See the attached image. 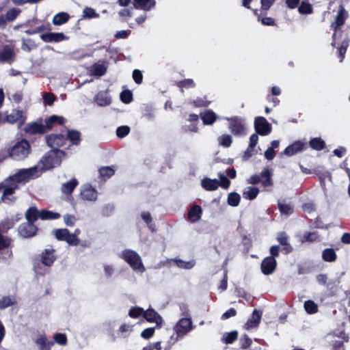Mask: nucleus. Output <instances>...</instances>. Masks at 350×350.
Segmentation results:
<instances>
[{
	"mask_svg": "<svg viewBox=\"0 0 350 350\" xmlns=\"http://www.w3.org/2000/svg\"><path fill=\"white\" fill-rule=\"evenodd\" d=\"M25 217L27 222L35 224L39 218L42 220L57 219L60 218L61 215L46 209L39 211L36 206H33L27 208Z\"/></svg>",
	"mask_w": 350,
	"mask_h": 350,
	"instance_id": "1",
	"label": "nucleus"
},
{
	"mask_svg": "<svg viewBox=\"0 0 350 350\" xmlns=\"http://www.w3.org/2000/svg\"><path fill=\"white\" fill-rule=\"evenodd\" d=\"M31 146L27 139H23L17 142L13 146L7 150L8 156L16 161H21L30 153Z\"/></svg>",
	"mask_w": 350,
	"mask_h": 350,
	"instance_id": "2",
	"label": "nucleus"
},
{
	"mask_svg": "<svg viewBox=\"0 0 350 350\" xmlns=\"http://www.w3.org/2000/svg\"><path fill=\"white\" fill-rule=\"evenodd\" d=\"M121 257L133 270L141 271L145 270L141 257L136 252L131 250H124L122 253Z\"/></svg>",
	"mask_w": 350,
	"mask_h": 350,
	"instance_id": "3",
	"label": "nucleus"
},
{
	"mask_svg": "<svg viewBox=\"0 0 350 350\" xmlns=\"http://www.w3.org/2000/svg\"><path fill=\"white\" fill-rule=\"evenodd\" d=\"M38 172L37 167H33L28 169L20 170L16 174L10 176L9 179L14 183H26L31 179L38 177L35 174Z\"/></svg>",
	"mask_w": 350,
	"mask_h": 350,
	"instance_id": "4",
	"label": "nucleus"
},
{
	"mask_svg": "<svg viewBox=\"0 0 350 350\" xmlns=\"http://www.w3.org/2000/svg\"><path fill=\"white\" fill-rule=\"evenodd\" d=\"M53 233L58 241H66L69 245L77 246L80 243L77 234L70 233L67 228L55 229Z\"/></svg>",
	"mask_w": 350,
	"mask_h": 350,
	"instance_id": "5",
	"label": "nucleus"
},
{
	"mask_svg": "<svg viewBox=\"0 0 350 350\" xmlns=\"http://www.w3.org/2000/svg\"><path fill=\"white\" fill-rule=\"evenodd\" d=\"M229 129L230 132L236 136H242L246 135V129L243 118L234 116L228 118Z\"/></svg>",
	"mask_w": 350,
	"mask_h": 350,
	"instance_id": "6",
	"label": "nucleus"
},
{
	"mask_svg": "<svg viewBox=\"0 0 350 350\" xmlns=\"http://www.w3.org/2000/svg\"><path fill=\"white\" fill-rule=\"evenodd\" d=\"M18 234L23 239H30L38 234V227L27 221L21 224L17 229Z\"/></svg>",
	"mask_w": 350,
	"mask_h": 350,
	"instance_id": "7",
	"label": "nucleus"
},
{
	"mask_svg": "<svg viewBox=\"0 0 350 350\" xmlns=\"http://www.w3.org/2000/svg\"><path fill=\"white\" fill-rule=\"evenodd\" d=\"M16 55L14 46L5 44L0 49V63L12 64L16 60Z\"/></svg>",
	"mask_w": 350,
	"mask_h": 350,
	"instance_id": "8",
	"label": "nucleus"
},
{
	"mask_svg": "<svg viewBox=\"0 0 350 350\" xmlns=\"http://www.w3.org/2000/svg\"><path fill=\"white\" fill-rule=\"evenodd\" d=\"M46 142L48 146L52 150H59V148L64 146L68 140V138L62 134H49L45 137Z\"/></svg>",
	"mask_w": 350,
	"mask_h": 350,
	"instance_id": "9",
	"label": "nucleus"
},
{
	"mask_svg": "<svg viewBox=\"0 0 350 350\" xmlns=\"http://www.w3.org/2000/svg\"><path fill=\"white\" fill-rule=\"evenodd\" d=\"M254 129L257 134L262 136L269 134L271 131V126L262 116H258L254 120Z\"/></svg>",
	"mask_w": 350,
	"mask_h": 350,
	"instance_id": "10",
	"label": "nucleus"
},
{
	"mask_svg": "<svg viewBox=\"0 0 350 350\" xmlns=\"http://www.w3.org/2000/svg\"><path fill=\"white\" fill-rule=\"evenodd\" d=\"M27 117L21 109H14L10 114L5 117V122L10 124L18 123L19 127L23 125L26 121Z\"/></svg>",
	"mask_w": 350,
	"mask_h": 350,
	"instance_id": "11",
	"label": "nucleus"
},
{
	"mask_svg": "<svg viewBox=\"0 0 350 350\" xmlns=\"http://www.w3.org/2000/svg\"><path fill=\"white\" fill-rule=\"evenodd\" d=\"M58 154H64V152L61 150H51L49 151L42 158L43 165L48 169L53 168L55 163L58 161Z\"/></svg>",
	"mask_w": 350,
	"mask_h": 350,
	"instance_id": "12",
	"label": "nucleus"
},
{
	"mask_svg": "<svg viewBox=\"0 0 350 350\" xmlns=\"http://www.w3.org/2000/svg\"><path fill=\"white\" fill-rule=\"evenodd\" d=\"M193 328L192 321L190 318H182L175 326V331L178 337H183Z\"/></svg>",
	"mask_w": 350,
	"mask_h": 350,
	"instance_id": "13",
	"label": "nucleus"
},
{
	"mask_svg": "<svg viewBox=\"0 0 350 350\" xmlns=\"http://www.w3.org/2000/svg\"><path fill=\"white\" fill-rule=\"evenodd\" d=\"M143 317L149 323H155L157 327H161L163 323L161 316L152 308L144 310Z\"/></svg>",
	"mask_w": 350,
	"mask_h": 350,
	"instance_id": "14",
	"label": "nucleus"
},
{
	"mask_svg": "<svg viewBox=\"0 0 350 350\" xmlns=\"http://www.w3.org/2000/svg\"><path fill=\"white\" fill-rule=\"evenodd\" d=\"M40 122H32L26 124L24 131L26 133L29 135L36 134H44L47 133L44 124L42 123V119H40Z\"/></svg>",
	"mask_w": 350,
	"mask_h": 350,
	"instance_id": "15",
	"label": "nucleus"
},
{
	"mask_svg": "<svg viewBox=\"0 0 350 350\" xmlns=\"http://www.w3.org/2000/svg\"><path fill=\"white\" fill-rule=\"evenodd\" d=\"M40 38L44 42L55 43L68 40V37L62 32H48L42 33Z\"/></svg>",
	"mask_w": 350,
	"mask_h": 350,
	"instance_id": "16",
	"label": "nucleus"
},
{
	"mask_svg": "<svg viewBox=\"0 0 350 350\" xmlns=\"http://www.w3.org/2000/svg\"><path fill=\"white\" fill-rule=\"evenodd\" d=\"M276 239L280 245H282V252L284 254H288L293 251V247L289 243V237L286 232H279Z\"/></svg>",
	"mask_w": 350,
	"mask_h": 350,
	"instance_id": "17",
	"label": "nucleus"
},
{
	"mask_svg": "<svg viewBox=\"0 0 350 350\" xmlns=\"http://www.w3.org/2000/svg\"><path fill=\"white\" fill-rule=\"evenodd\" d=\"M277 261L272 258L265 257L261 262L260 269L264 275H269L272 274L276 269Z\"/></svg>",
	"mask_w": 350,
	"mask_h": 350,
	"instance_id": "18",
	"label": "nucleus"
},
{
	"mask_svg": "<svg viewBox=\"0 0 350 350\" xmlns=\"http://www.w3.org/2000/svg\"><path fill=\"white\" fill-rule=\"evenodd\" d=\"M307 145L306 143L297 140L293 142L292 144L288 146L283 151V154L291 157L298 152H301L302 150L306 149Z\"/></svg>",
	"mask_w": 350,
	"mask_h": 350,
	"instance_id": "19",
	"label": "nucleus"
},
{
	"mask_svg": "<svg viewBox=\"0 0 350 350\" xmlns=\"http://www.w3.org/2000/svg\"><path fill=\"white\" fill-rule=\"evenodd\" d=\"M262 314V311L258 310L256 309L254 310L251 317H250L247 322L244 324V329L249 330L257 327L260 324Z\"/></svg>",
	"mask_w": 350,
	"mask_h": 350,
	"instance_id": "20",
	"label": "nucleus"
},
{
	"mask_svg": "<svg viewBox=\"0 0 350 350\" xmlns=\"http://www.w3.org/2000/svg\"><path fill=\"white\" fill-rule=\"evenodd\" d=\"M348 16V12L346 11L343 5H340L338 6V13L336 16L335 21L333 23H332L331 26L333 27L335 30H336L338 27L342 26L345 24V21Z\"/></svg>",
	"mask_w": 350,
	"mask_h": 350,
	"instance_id": "21",
	"label": "nucleus"
},
{
	"mask_svg": "<svg viewBox=\"0 0 350 350\" xmlns=\"http://www.w3.org/2000/svg\"><path fill=\"white\" fill-rule=\"evenodd\" d=\"M54 249H45L41 254V262L47 267H51L56 260Z\"/></svg>",
	"mask_w": 350,
	"mask_h": 350,
	"instance_id": "22",
	"label": "nucleus"
},
{
	"mask_svg": "<svg viewBox=\"0 0 350 350\" xmlns=\"http://www.w3.org/2000/svg\"><path fill=\"white\" fill-rule=\"evenodd\" d=\"M36 22H29L28 23L25 24V26H29L31 28L25 31V33L27 35H33L46 30H51V27L49 23L46 25L42 24L40 25H36Z\"/></svg>",
	"mask_w": 350,
	"mask_h": 350,
	"instance_id": "23",
	"label": "nucleus"
},
{
	"mask_svg": "<svg viewBox=\"0 0 350 350\" xmlns=\"http://www.w3.org/2000/svg\"><path fill=\"white\" fill-rule=\"evenodd\" d=\"M18 189V186L16 184L7 185L3 183H0V192L2 191L1 199L2 201L9 200L8 196L14 193L15 191Z\"/></svg>",
	"mask_w": 350,
	"mask_h": 350,
	"instance_id": "24",
	"label": "nucleus"
},
{
	"mask_svg": "<svg viewBox=\"0 0 350 350\" xmlns=\"http://www.w3.org/2000/svg\"><path fill=\"white\" fill-rule=\"evenodd\" d=\"M65 119L62 116L57 115H52L45 119L44 126L47 132L53 129L55 125H63L64 124Z\"/></svg>",
	"mask_w": 350,
	"mask_h": 350,
	"instance_id": "25",
	"label": "nucleus"
},
{
	"mask_svg": "<svg viewBox=\"0 0 350 350\" xmlns=\"http://www.w3.org/2000/svg\"><path fill=\"white\" fill-rule=\"evenodd\" d=\"M133 4L134 8L137 10L149 11L155 6L156 1L154 0H133Z\"/></svg>",
	"mask_w": 350,
	"mask_h": 350,
	"instance_id": "26",
	"label": "nucleus"
},
{
	"mask_svg": "<svg viewBox=\"0 0 350 350\" xmlns=\"http://www.w3.org/2000/svg\"><path fill=\"white\" fill-rule=\"evenodd\" d=\"M260 183L265 188L271 187L273 185L272 174L268 167H265L260 172Z\"/></svg>",
	"mask_w": 350,
	"mask_h": 350,
	"instance_id": "27",
	"label": "nucleus"
},
{
	"mask_svg": "<svg viewBox=\"0 0 350 350\" xmlns=\"http://www.w3.org/2000/svg\"><path fill=\"white\" fill-rule=\"evenodd\" d=\"M35 343L39 347L40 350H51L54 342L49 340L45 334L40 335L35 340Z\"/></svg>",
	"mask_w": 350,
	"mask_h": 350,
	"instance_id": "28",
	"label": "nucleus"
},
{
	"mask_svg": "<svg viewBox=\"0 0 350 350\" xmlns=\"http://www.w3.org/2000/svg\"><path fill=\"white\" fill-rule=\"evenodd\" d=\"M202 209L200 205H193L189 211L187 217L192 222L198 221L202 217Z\"/></svg>",
	"mask_w": 350,
	"mask_h": 350,
	"instance_id": "29",
	"label": "nucleus"
},
{
	"mask_svg": "<svg viewBox=\"0 0 350 350\" xmlns=\"http://www.w3.org/2000/svg\"><path fill=\"white\" fill-rule=\"evenodd\" d=\"M97 191L96 189L90 187H85L81 191V197L84 200L88 201H95L97 198Z\"/></svg>",
	"mask_w": 350,
	"mask_h": 350,
	"instance_id": "30",
	"label": "nucleus"
},
{
	"mask_svg": "<svg viewBox=\"0 0 350 350\" xmlns=\"http://www.w3.org/2000/svg\"><path fill=\"white\" fill-rule=\"evenodd\" d=\"M201 185L205 190L213 191L218 189L219 181L217 179L204 178L201 181Z\"/></svg>",
	"mask_w": 350,
	"mask_h": 350,
	"instance_id": "31",
	"label": "nucleus"
},
{
	"mask_svg": "<svg viewBox=\"0 0 350 350\" xmlns=\"http://www.w3.org/2000/svg\"><path fill=\"white\" fill-rule=\"evenodd\" d=\"M107 72V67L102 64L95 63L90 68L89 72L90 75L95 77H102Z\"/></svg>",
	"mask_w": 350,
	"mask_h": 350,
	"instance_id": "32",
	"label": "nucleus"
},
{
	"mask_svg": "<svg viewBox=\"0 0 350 350\" xmlns=\"http://www.w3.org/2000/svg\"><path fill=\"white\" fill-rule=\"evenodd\" d=\"M254 14L257 16L258 21H260L262 25L265 26H276L277 23L275 22V20L272 17L265 16L266 14H262V12L260 11V13L258 14V10H254Z\"/></svg>",
	"mask_w": 350,
	"mask_h": 350,
	"instance_id": "33",
	"label": "nucleus"
},
{
	"mask_svg": "<svg viewBox=\"0 0 350 350\" xmlns=\"http://www.w3.org/2000/svg\"><path fill=\"white\" fill-rule=\"evenodd\" d=\"M322 259L325 262H334L337 260V254L334 249L325 248L322 252Z\"/></svg>",
	"mask_w": 350,
	"mask_h": 350,
	"instance_id": "34",
	"label": "nucleus"
},
{
	"mask_svg": "<svg viewBox=\"0 0 350 350\" xmlns=\"http://www.w3.org/2000/svg\"><path fill=\"white\" fill-rule=\"evenodd\" d=\"M203 124L212 125L217 118V114L212 110L206 111L201 116Z\"/></svg>",
	"mask_w": 350,
	"mask_h": 350,
	"instance_id": "35",
	"label": "nucleus"
},
{
	"mask_svg": "<svg viewBox=\"0 0 350 350\" xmlns=\"http://www.w3.org/2000/svg\"><path fill=\"white\" fill-rule=\"evenodd\" d=\"M79 183L76 178H72L68 182L62 184L61 189L65 194H71L78 185Z\"/></svg>",
	"mask_w": 350,
	"mask_h": 350,
	"instance_id": "36",
	"label": "nucleus"
},
{
	"mask_svg": "<svg viewBox=\"0 0 350 350\" xmlns=\"http://www.w3.org/2000/svg\"><path fill=\"white\" fill-rule=\"evenodd\" d=\"M70 15L67 12H62L55 14L52 20L55 25H61L68 21Z\"/></svg>",
	"mask_w": 350,
	"mask_h": 350,
	"instance_id": "37",
	"label": "nucleus"
},
{
	"mask_svg": "<svg viewBox=\"0 0 350 350\" xmlns=\"http://www.w3.org/2000/svg\"><path fill=\"white\" fill-rule=\"evenodd\" d=\"M309 146L312 149L318 151L323 150L326 146L325 142L321 137L312 138L309 142Z\"/></svg>",
	"mask_w": 350,
	"mask_h": 350,
	"instance_id": "38",
	"label": "nucleus"
},
{
	"mask_svg": "<svg viewBox=\"0 0 350 350\" xmlns=\"http://www.w3.org/2000/svg\"><path fill=\"white\" fill-rule=\"evenodd\" d=\"M66 137L71 142L72 145L77 146L81 141V133L77 130H68Z\"/></svg>",
	"mask_w": 350,
	"mask_h": 350,
	"instance_id": "39",
	"label": "nucleus"
},
{
	"mask_svg": "<svg viewBox=\"0 0 350 350\" xmlns=\"http://www.w3.org/2000/svg\"><path fill=\"white\" fill-rule=\"evenodd\" d=\"M259 193V189L255 187H247L243 193V197L245 199L253 200Z\"/></svg>",
	"mask_w": 350,
	"mask_h": 350,
	"instance_id": "40",
	"label": "nucleus"
},
{
	"mask_svg": "<svg viewBox=\"0 0 350 350\" xmlns=\"http://www.w3.org/2000/svg\"><path fill=\"white\" fill-rule=\"evenodd\" d=\"M16 303L14 296H3L0 299V310L5 309Z\"/></svg>",
	"mask_w": 350,
	"mask_h": 350,
	"instance_id": "41",
	"label": "nucleus"
},
{
	"mask_svg": "<svg viewBox=\"0 0 350 350\" xmlns=\"http://www.w3.org/2000/svg\"><path fill=\"white\" fill-rule=\"evenodd\" d=\"M95 99L96 103L100 106H107L111 103V98L105 92H98Z\"/></svg>",
	"mask_w": 350,
	"mask_h": 350,
	"instance_id": "42",
	"label": "nucleus"
},
{
	"mask_svg": "<svg viewBox=\"0 0 350 350\" xmlns=\"http://www.w3.org/2000/svg\"><path fill=\"white\" fill-rule=\"evenodd\" d=\"M327 337L329 338H338L339 339H343L346 342H348L349 340V337L344 329L342 330L334 329L327 334Z\"/></svg>",
	"mask_w": 350,
	"mask_h": 350,
	"instance_id": "43",
	"label": "nucleus"
},
{
	"mask_svg": "<svg viewBox=\"0 0 350 350\" xmlns=\"http://www.w3.org/2000/svg\"><path fill=\"white\" fill-rule=\"evenodd\" d=\"M176 85L183 92V88H193L196 87V83L192 79H185L176 82Z\"/></svg>",
	"mask_w": 350,
	"mask_h": 350,
	"instance_id": "44",
	"label": "nucleus"
},
{
	"mask_svg": "<svg viewBox=\"0 0 350 350\" xmlns=\"http://www.w3.org/2000/svg\"><path fill=\"white\" fill-rule=\"evenodd\" d=\"M347 342L343 339L337 340L336 338H330L329 343L332 350H345L344 343Z\"/></svg>",
	"mask_w": 350,
	"mask_h": 350,
	"instance_id": "45",
	"label": "nucleus"
},
{
	"mask_svg": "<svg viewBox=\"0 0 350 350\" xmlns=\"http://www.w3.org/2000/svg\"><path fill=\"white\" fill-rule=\"evenodd\" d=\"M241 201V196L236 192H231L228 196L227 202L231 206H237Z\"/></svg>",
	"mask_w": 350,
	"mask_h": 350,
	"instance_id": "46",
	"label": "nucleus"
},
{
	"mask_svg": "<svg viewBox=\"0 0 350 350\" xmlns=\"http://www.w3.org/2000/svg\"><path fill=\"white\" fill-rule=\"evenodd\" d=\"M238 338V332L236 330L230 332H226L223 335L222 340L226 344H232Z\"/></svg>",
	"mask_w": 350,
	"mask_h": 350,
	"instance_id": "47",
	"label": "nucleus"
},
{
	"mask_svg": "<svg viewBox=\"0 0 350 350\" xmlns=\"http://www.w3.org/2000/svg\"><path fill=\"white\" fill-rule=\"evenodd\" d=\"M298 11L301 14H310L313 12V8L310 3L303 1L298 8Z\"/></svg>",
	"mask_w": 350,
	"mask_h": 350,
	"instance_id": "48",
	"label": "nucleus"
},
{
	"mask_svg": "<svg viewBox=\"0 0 350 350\" xmlns=\"http://www.w3.org/2000/svg\"><path fill=\"white\" fill-rule=\"evenodd\" d=\"M304 309L308 314H315L318 311V306L312 300H307L304 302Z\"/></svg>",
	"mask_w": 350,
	"mask_h": 350,
	"instance_id": "49",
	"label": "nucleus"
},
{
	"mask_svg": "<svg viewBox=\"0 0 350 350\" xmlns=\"http://www.w3.org/2000/svg\"><path fill=\"white\" fill-rule=\"evenodd\" d=\"M278 207L281 214L289 215L293 213V208L289 204L278 202Z\"/></svg>",
	"mask_w": 350,
	"mask_h": 350,
	"instance_id": "50",
	"label": "nucleus"
},
{
	"mask_svg": "<svg viewBox=\"0 0 350 350\" xmlns=\"http://www.w3.org/2000/svg\"><path fill=\"white\" fill-rule=\"evenodd\" d=\"M21 12V11L20 9L14 8L9 10L4 16L8 22H12L17 18Z\"/></svg>",
	"mask_w": 350,
	"mask_h": 350,
	"instance_id": "51",
	"label": "nucleus"
},
{
	"mask_svg": "<svg viewBox=\"0 0 350 350\" xmlns=\"http://www.w3.org/2000/svg\"><path fill=\"white\" fill-rule=\"evenodd\" d=\"M12 242V239L7 236H4L0 232V250H10V247Z\"/></svg>",
	"mask_w": 350,
	"mask_h": 350,
	"instance_id": "52",
	"label": "nucleus"
},
{
	"mask_svg": "<svg viewBox=\"0 0 350 350\" xmlns=\"http://www.w3.org/2000/svg\"><path fill=\"white\" fill-rule=\"evenodd\" d=\"M99 16V14L97 13L94 9L90 7H85L83 10L82 18L91 19L98 18Z\"/></svg>",
	"mask_w": 350,
	"mask_h": 350,
	"instance_id": "53",
	"label": "nucleus"
},
{
	"mask_svg": "<svg viewBox=\"0 0 350 350\" xmlns=\"http://www.w3.org/2000/svg\"><path fill=\"white\" fill-rule=\"evenodd\" d=\"M14 224L10 219L6 218L0 223V232L6 233L10 229L12 228Z\"/></svg>",
	"mask_w": 350,
	"mask_h": 350,
	"instance_id": "54",
	"label": "nucleus"
},
{
	"mask_svg": "<svg viewBox=\"0 0 350 350\" xmlns=\"http://www.w3.org/2000/svg\"><path fill=\"white\" fill-rule=\"evenodd\" d=\"M319 239L317 232H306L304 234L302 242H314Z\"/></svg>",
	"mask_w": 350,
	"mask_h": 350,
	"instance_id": "55",
	"label": "nucleus"
},
{
	"mask_svg": "<svg viewBox=\"0 0 350 350\" xmlns=\"http://www.w3.org/2000/svg\"><path fill=\"white\" fill-rule=\"evenodd\" d=\"M277 0H260V11L262 14H267V12Z\"/></svg>",
	"mask_w": 350,
	"mask_h": 350,
	"instance_id": "56",
	"label": "nucleus"
},
{
	"mask_svg": "<svg viewBox=\"0 0 350 350\" xmlns=\"http://www.w3.org/2000/svg\"><path fill=\"white\" fill-rule=\"evenodd\" d=\"M36 47L34 42L31 39H23L21 49L24 51L30 52L32 49Z\"/></svg>",
	"mask_w": 350,
	"mask_h": 350,
	"instance_id": "57",
	"label": "nucleus"
},
{
	"mask_svg": "<svg viewBox=\"0 0 350 350\" xmlns=\"http://www.w3.org/2000/svg\"><path fill=\"white\" fill-rule=\"evenodd\" d=\"M144 309L139 306L131 307L129 311V315L133 319L139 318L144 314Z\"/></svg>",
	"mask_w": 350,
	"mask_h": 350,
	"instance_id": "58",
	"label": "nucleus"
},
{
	"mask_svg": "<svg viewBox=\"0 0 350 350\" xmlns=\"http://www.w3.org/2000/svg\"><path fill=\"white\" fill-rule=\"evenodd\" d=\"M219 143L221 146L228 148L231 146L232 139L230 135L224 134L219 137Z\"/></svg>",
	"mask_w": 350,
	"mask_h": 350,
	"instance_id": "59",
	"label": "nucleus"
},
{
	"mask_svg": "<svg viewBox=\"0 0 350 350\" xmlns=\"http://www.w3.org/2000/svg\"><path fill=\"white\" fill-rule=\"evenodd\" d=\"M115 173V170L111 167H102L99 169V174L102 178H110Z\"/></svg>",
	"mask_w": 350,
	"mask_h": 350,
	"instance_id": "60",
	"label": "nucleus"
},
{
	"mask_svg": "<svg viewBox=\"0 0 350 350\" xmlns=\"http://www.w3.org/2000/svg\"><path fill=\"white\" fill-rule=\"evenodd\" d=\"M120 100L125 104H129L133 100V94L131 90H126L120 93Z\"/></svg>",
	"mask_w": 350,
	"mask_h": 350,
	"instance_id": "61",
	"label": "nucleus"
},
{
	"mask_svg": "<svg viewBox=\"0 0 350 350\" xmlns=\"http://www.w3.org/2000/svg\"><path fill=\"white\" fill-rule=\"evenodd\" d=\"M54 343L57 342L60 345H66L68 342L67 336L65 334L63 333H56L53 336Z\"/></svg>",
	"mask_w": 350,
	"mask_h": 350,
	"instance_id": "62",
	"label": "nucleus"
},
{
	"mask_svg": "<svg viewBox=\"0 0 350 350\" xmlns=\"http://www.w3.org/2000/svg\"><path fill=\"white\" fill-rule=\"evenodd\" d=\"M349 46L348 41H342L340 47L338 49V55L340 58V62H342L345 57V54L347 50V47Z\"/></svg>",
	"mask_w": 350,
	"mask_h": 350,
	"instance_id": "63",
	"label": "nucleus"
},
{
	"mask_svg": "<svg viewBox=\"0 0 350 350\" xmlns=\"http://www.w3.org/2000/svg\"><path fill=\"white\" fill-rule=\"evenodd\" d=\"M130 127L129 126H120L116 129V135L119 138H123L130 133Z\"/></svg>",
	"mask_w": 350,
	"mask_h": 350,
	"instance_id": "64",
	"label": "nucleus"
}]
</instances>
